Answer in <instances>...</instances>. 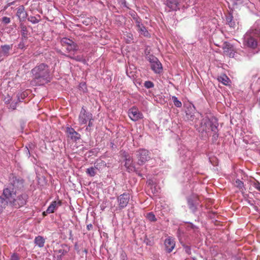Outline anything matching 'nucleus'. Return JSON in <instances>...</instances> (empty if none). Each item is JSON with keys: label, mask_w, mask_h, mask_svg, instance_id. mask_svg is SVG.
<instances>
[{"label": "nucleus", "mask_w": 260, "mask_h": 260, "mask_svg": "<svg viewBox=\"0 0 260 260\" xmlns=\"http://www.w3.org/2000/svg\"><path fill=\"white\" fill-rule=\"evenodd\" d=\"M3 196L8 199L10 205L14 208L19 209L26 205L28 196L24 192V180L11 174L9 183L4 187Z\"/></svg>", "instance_id": "obj_1"}, {"label": "nucleus", "mask_w": 260, "mask_h": 260, "mask_svg": "<svg viewBox=\"0 0 260 260\" xmlns=\"http://www.w3.org/2000/svg\"><path fill=\"white\" fill-rule=\"evenodd\" d=\"M31 83L36 86L44 85L52 80V74L49 65L44 62L38 63L30 71Z\"/></svg>", "instance_id": "obj_2"}, {"label": "nucleus", "mask_w": 260, "mask_h": 260, "mask_svg": "<svg viewBox=\"0 0 260 260\" xmlns=\"http://www.w3.org/2000/svg\"><path fill=\"white\" fill-rule=\"evenodd\" d=\"M218 120L214 117L209 118L208 117L203 118L199 125L197 124L196 127L200 133L202 139L206 140L209 139L210 131H214L216 127L218 126Z\"/></svg>", "instance_id": "obj_3"}, {"label": "nucleus", "mask_w": 260, "mask_h": 260, "mask_svg": "<svg viewBox=\"0 0 260 260\" xmlns=\"http://www.w3.org/2000/svg\"><path fill=\"white\" fill-rule=\"evenodd\" d=\"M260 46V29H250L244 36L243 44L248 48L255 49Z\"/></svg>", "instance_id": "obj_4"}, {"label": "nucleus", "mask_w": 260, "mask_h": 260, "mask_svg": "<svg viewBox=\"0 0 260 260\" xmlns=\"http://www.w3.org/2000/svg\"><path fill=\"white\" fill-rule=\"evenodd\" d=\"M137 165L142 166L148 161L151 158L150 153L145 149H139L136 152Z\"/></svg>", "instance_id": "obj_5"}, {"label": "nucleus", "mask_w": 260, "mask_h": 260, "mask_svg": "<svg viewBox=\"0 0 260 260\" xmlns=\"http://www.w3.org/2000/svg\"><path fill=\"white\" fill-rule=\"evenodd\" d=\"M130 199V195L127 192H124L117 197V201L118 202V208L119 210H122L125 208Z\"/></svg>", "instance_id": "obj_6"}, {"label": "nucleus", "mask_w": 260, "mask_h": 260, "mask_svg": "<svg viewBox=\"0 0 260 260\" xmlns=\"http://www.w3.org/2000/svg\"><path fill=\"white\" fill-rule=\"evenodd\" d=\"M187 202L189 209L193 213H195L199 206V199L198 197L191 196L187 198Z\"/></svg>", "instance_id": "obj_7"}, {"label": "nucleus", "mask_w": 260, "mask_h": 260, "mask_svg": "<svg viewBox=\"0 0 260 260\" xmlns=\"http://www.w3.org/2000/svg\"><path fill=\"white\" fill-rule=\"evenodd\" d=\"M222 48L224 55L231 58L235 57L236 50L233 44L228 42H224Z\"/></svg>", "instance_id": "obj_8"}, {"label": "nucleus", "mask_w": 260, "mask_h": 260, "mask_svg": "<svg viewBox=\"0 0 260 260\" xmlns=\"http://www.w3.org/2000/svg\"><path fill=\"white\" fill-rule=\"evenodd\" d=\"M69 251V248L66 244H62L60 248L54 251L53 260H61L62 256L64 255Z\"/></svg>", "instance_id": "obj_9"}, {"label": "nucleus", "mask_w": 260, "mask_h": 260, "mask_svg": "<svg viewBox=\"0 0 260 260\" xmlns=\"http://www.w3.org/2000/svg\"><path fill=\"white\" fill-rule=\"evenodd\" d=\"M92 115L90 112H86L84 107H82L79 115V122L80 124L83 125L87 123V121L92 119Z\"/></svg>", "instance_id": "obj_10"}, {"label": "nucleus", "mask_w": 260, "mask_h": 260, "mask_svg": "<svg viewBox=\"0 0 260 260\" xmlns=\"http://www.w3.org/2000/svg\"><path fill=\"white\" fill-rule=\"evenodd\" d=\"M128 116L134 121H136L143 118V114L135 107H133L129 109Z\"/></svg>", "instance_id": "obj_11"}, {"label": "nucleus", "mask_w": 260, "mask_h": 260, "mask_svg": "<svg viewBox=\"0 0 260 260\" xmlns=\"http://www.w3.org/2000/svg\"><path fill=\"white\" fill-rule=\"evenodd\" d=\"M62 202L60 200L52 202L46 211L43 212V215L46 216L47 214L54 213L55 210H56L58 207L60 206Z\"/></svg>", "instance_id": "obj_12"}, {"label": "nucleus", "mask_w": 260, "mask_h": 260, "mask_svg": "<svg viewBox=\"0 0 260 260\" xmlns=\"http://www.w3.org/2000/svg\"><path fill=\"white\" fill-rule=\"evenodd\" d=\"M16 16L18 17L20 22H24L25 20L27 13L25 11L24 7L23 5H21L17 8Z\"/></svg>", "instance_id": "obj_13"}, {"label": "nucleus", "mask_w": 260, "mask_h": 260, "mask_svg": "<svg viewBox=\"0 0 260 260\" xmlns=\"http://www.w3.org/2000/svg\"><path fill=\"white\" fill-rule=\"evenodd\" d=\"M166 250L168 253H170L172 251L175 246V242L172 237H168L164 242Z\"/></svg>", "instance_id": "obj_14"}, {"label": "nucleus", "mask_w": 260, "mask_h": 260, "mask_svg": "<svg viewBox=\"0 0 260 260\" xmlns=\"http://www.w3.org/2000/svg\"><path fill=\"white\" fill-rule=\"evenodd\" d=\"M67 133L68 136L74 141L76 142L80 139L81 135L71 127L67 128Z\"/></svg>", "instance_id": "obj_15"}, {"label": "nucleus", "mask_w": 260, "mask_h": 260, "mask_svg": "<svg viewBox=\"0 0 260 260\" xmlns=\"http://www.w3.org/2000/svg\"><path fill=\"white\" fill-rule=\"evenodd\" d=\"M165 4L170 9V11H176L180 9L179 3L177 0H166Z\"/></svg>", "instance_id": "obj_16"}, {"label": "nucleus", "mask_w": 260, "mask_h": 260, "mask_svg": "<svg viewBox=\"0 0 260 260\" xmlns=\"http://www.w3.org/2000/svg\"><path fill=\"white\" fill-rule=\"evenodd\" d=\"M226 21L231 27L235 28L236 26V20L234 18L232 13L230 12L226 15Z\"/></svg>", "instance_id": "obj_17"}, {"label": "nucleus", "mask_w": 260, "mask_h": 260, "mask_svg": "<svg viewBox=\"0 0 260 260\" xmlns=\"http://www.w3.org/2000/svg\"><path fill=\"white\" fill-rule=\"evenodd\" d=\"M135 23H136V26L138 28L139 32L144 36H148L149 33L147 30L145 26H144V25L142 23L141 19Z\"/></svg>", "instance_id": "obj_18"}, {"label": "nucleus", "mask_w": 260, "mask_h": 260, "mask_svg": "<svg viewBox=\"0 0 260 260\" xmlns=\"http://www.w3.org/2000/svg\"><path fill=\"white\" fill-rule=\"evenodd\" d=\"M194 107H187L186 111V118L188 120L192 121L195 117L194 115Z\"/></svg>", "instance_id": "obj_19"}, {"label": "nucleus", "mask_w": 260, "mask_h": 260, "mask_svg": "<svg viewBox=\"0 0 260 260\" xmlns=\"http://www.w3.org/2000/svg\"><path fill=\"white\" fill-rule=\"evenodd\" d=\"M151 69L156 74H160L162 72V66L159 60L151 64Z\"/></svg>", "instance_id": "obj_20"}, {"label": "nucleus", "mask_w": 260, "mask_h": 260, "mask_svg": "<svg viewBox=\"0 0 260 260\" xmlns=\"http://www.w3.org/2000/svg\"><path fill=\"white\" fill-rule=\"evenodd\" d=\"M13 45H4L1 46V51L5 57L10 55V51L12 49Z\"/></svg>", "instance_id": "obj_21"}, {"label": "nucleus", "mask_w": 260, "mask_h": 260, "mask_svg": "<svg viewBox=\"0 0 260 260\" xmlns=\"http://www.w3.org/2000/svg\"><path fill=\"white\" fill-rule=\"evenodd\" d=\"M9 204V201L8 199L5 197L4 196H0V214H1L4 210L6 209V208Z\"/></svg>", "instance_id": "obj_22"}, {"label": "nucleus", "mask_w": 260, "mask_h": 260, "mask_svg": "<svg viewBox=\"0 0 260 260\" xmlns=\"http://www.w3.org/2000/svg\"><path fill=\"white\" fill-rule=\"evenodd\" d=\"M45 239L41 236H38L35 237L34 243L36 245H37L40 248H42L44 246Z\"/></svg>", "instance_id": "obj_23"}, {"label": "nucleus", "mask_w": 260, "mask_h": 260, "mask_svg": "<svg viewBox=\"0 0 260 260\" xmlns=\"http://www.w3.org/2000/svg\"><path fill=\"white\" fill-rule=\"evenodd\" d=\"M127 171L128 172H135L137 174H138L139 176L142 177V174L141 173V171L139 168H137L135 165H129V166H125Z\"/></svg>", "instance_id": "obj_24"}, {"label": "nucleus", "mask_w": 260, "mask_h": 260, "mask_svg": "<svg viewBox=\"0 0 260 260\" xmlns=\"http://www.w3.org/2000/svg\"><path fill=\"white\" fill-rule=\"evenodd\" d=\"M19 27L21 29L22 38L26 39L27 38L28 30L26 25L23 23V22H20Z\"/></svg>", "instance_id": "obj_25"}, {"label": "nucleus", "mask_w": 260, "mask_h": 260, "mask_svg": "<svg viewBox=\"0 0 260 260\" xmlns=\"http://www.w3.org/2000/svg\"><path fill=\"white\" fill-rule=\"evenodd\" d=\"M95 164V163L94 167H91L86 169V173L90 177L94 176L96 173V170H97L98 168V165Z\"/></svg>", "instance_id": "obj_26"}, {"label": "nucleus", "mask_w": 260, "mask_h": 260, "mask_svg": "<svg viewBox=\"0 0 260 260\" xmlns=\"http://www.w3.org/2000/svg\"><path fill=\"white\" fill-rule=\"evenodd\" d=\"M123 157L125 158L124 166H129V165H135L133 163V160L132 157L127 153L124 152Z\"/></svg>", "instance_id": "obj_27"}, {"label": "nucleus", "mask_w": 260, "mask_h": 260, "mask_svg": "<svg viewBox=\"0 0 260 260\" xmlns=\"http://www.w3.org/2000/svg\"><path fill=\"white\" fill-rule=\"evenodd\" d=\"M218 126L216 127V129H214V131H211L213 133V135L212 136V142L213 143H216V141L219 137L218 134Z\"/></svg>", "instance_id": "obj_28"}, {"label": "nucleus", "mask_w": 260, "mask_h": 260, "mask_svg": "<svg viewBox=\"0 0 260 260\" xmlns=\"http://www.w3.org/2000/svg\"><path fill=\"white\" fill-rule=\"evenodd\" d=\"M79 49L78 45L75 43L73 41H72V43H70V44L67 47V50L69 51H77Z\"/></svg>", "instance_id": "obj_29"}, {"label": "nucleus", "mask_w": 260, "mask_h": 260, "mask_svg": "<svg viewBox=\"0 0 260 260\" xmlns=\"http://www.w3.org/2000/svg\"><path fill=\"white\" fill-rule=\"evenodd\" d=\"M218 80L219 82H221L223 84L227 85L230 81L229 78L226 75L223 76H220L218 77Z\"/></svg>", "instance_id": "obj_30"}, {"label": "nucleus", "mask_w": 260, "mask_h": 260, "mask_svg": "<svg viewBox=\"0 0 260 260\" xmlns=\"http://www.w3.org/2000/svg\"><path fill=\"white\" fill-rule=\"evenodd\" d=\"M181 245L183 248L185 253L188 255H191V247L189 245H188L182 242H181Z\"/></svg>", "instance_id": "obj_31"}, {"label": "nucleus", "mask_w": 260, "mask_h": 260, "mask_svg": "<svg viewBox=\"0 0 260 260\" xmlns=\"http://www.w3.org/2000/svg\"><path fill=\"white\" fill-rule=\"evenodd\" d=\"M146 58L149 61L151 64L158 61V58L153 55H147Z\"/></svg>", "instance_id": "obj_32"}, {"label": "nucleus", "mask_w": 260, "mask_h": 260, "mask_svg": "<svg viewBox=\"0 0 260 260\" xmlns=\"http://www.w3.org/2000/svg\"><path fill=\"white\" fill-rule=\"evenodd\" d=\"M172 101H173L174 105L177 108H180L182 106V103L180 101L178 98L175 96L172 97Z\"/></svg>", "instance_id": "obj_33"}, {"label": "nucleus", "mask_w": 260, "mask_h": 260, "mask_svg": "<svg viewBox=\"0 0 260 260\" xmlns=\"http://www.w3.org/2000/svg\"><path fill=\"white\" fill-rule=\"evenodd\" d=\"M72 41L73 40L70 39L63 38L61 40V43L62 46H69L70 44V43H72Z\"/></svg>", "instance_id": "obj_34"}, {"label": "nucleus", "mask_w": 260, "mask_h": 260, "mask_svg": "<svg viewBox=\"0 0 260 260\" xmlns=\"http://www.w3.org/2000/svg\"><path fill=\"white\" fill-rule=\"evenodd\" d=\"M147 218L151 221H156V218L155 217V216L153 213V212H149L147 214L146 216Z\"/></svg>", "instance_id": "obj_35"}, {"label": "nucleus", "mask_w": 260, "mask_h": 260, "mask_svg": "<svg viewBox=\"0 0 260 260\" xmlns=\"http://www.w3.org/2000/svg\"><path fill=\"white\" fill-rule=\"evenodd\" d=\"M27 20L32 24H36L40 22V20L35 16H30L27 18Z\"/></svg>", "instance_id": "obj_36"}, {"label": "nucleus", "mask_w": 260, "mask_h": 260, "mask_svg": "<svg viewBox=\"0 0 260 260\" xmlns=\"http://www.w3.org/2000/svg\"><path fill=\"white\" fill-rule=\"evenodd\" d=\"M129 15L135 20V22H136L138 21H139V20L141 19V18L138 16L137 13L135 11L131 12L129 13Z\"/></svg>", "instance_id": "obj_37"}, {"label": "nucleus", "mask_w": 260, "mask_h": 260, "mask_svg": "<svg viewBox=\"0 0 260 260\" xmlns=\"http://www.w3.org/2000/svg\"><path fill=\"white\" fill-rule=\"evenodd\" d=\"M235 186L241 189L244 187V183L242 181L238 179L235 181Z\"/></svg>", "instance_id": "obj_38"}, {"label": "nucleus", "mask_w": 260, "mask_h": 260, "mask_svg": "<svg viewBox=\"0 0 260 260\" xmlns=\"http://www.w3.org/2000/svg\"><path fill=\"white\" fill-rule=\"evenodd\" d=\"M25 97L26 95L24 93H18L17 95V101L19 102H22V100H23Z\"/></svg>", "instance_id": "obj_39"}, {"label": "nucleus", "mask_w": 260, "mask_h": 260, "mask_svg": "<svg viewBox=\"0 0 260 260\" xmlns=\"http://www.w3.org/2000/svg\"><path fill=\"white\" fill-rule=\"evenodd\" d=\"M144 86L148 89L154 87V84L150 81H147L144 83Z\"/></svg>", "instance_id": "obj_40"}, {"label": "nucleus", "mask_w": 260, "mask_h": 260, "mask_svg": "<svg viewBox=\"0 0 260 260\" xmlns=\"http://www.w3.org/2000/svg\"><path fill=\"white\" fill-rule=\"evenodd\" d=\"M74 58H75L74 60H76L77 61L83 62H84L85 61V59L82 55L75 56Z\"/></svg>", "instance_id": "obj_41"}, {"label": "nucleus", "mask_w": 260, "mask_h": 260, "mask_svg": "<svg viewBox=\"0 0 260 260\" xmlns=\"http://www.w3.org/2000/svg\"><path fill=\"white\" fill-rule=\"evenodd\" d=\"M88 120H89V122H88V126L86 127V130L88 131H90L91 129V127H92L93 125V123H92V121H93V119L92 118V119H89Z\"/></svg>", "instance_id": "obj_42"}, {"label": "nucleus", "mask_w": 260, "mask_h": 260, "mask_svg": "<svg viewBox=\"0 0 260 260\" xmlns=\"http://www.w3.org/2000/svg\"><path fill=\"white\" fill-rule=\"evenodd\" d=\"M32 146V144H29L28 146H26L25 147V152L27 154L28 157H29L30 155L29 149H31V146Z\"/></svg>", "instance_id": "obj_43"}, {"label": "nucleus", "mask_w": 260, "mask_h": 260, "mask_svg": "<svg viewBox=\"0 0 260 260\" xmlns=\"http://www.w3.org/2000/svg\"><path fill=\"white\" fill-rule=\"evenodd\" d=\"M19 103V102L17 101V102H12L10 104V107L9 108V109H12V110H15L16 109V107H17V104Z\"/></svg>", "instance_id": "obj_44"}, {"label": "nucleus", "mask_w": 260, "mask_h": 260, "mask_svg": "<svg viewBox=\"0 0 260 260\" xmlns=\"http://www.w3.org/2000/svg\"><path fill=\"white\" fill-rule=\"evenodd\" d=\"M2 22L5 24H8L10 22V18L7 17H3Z\"/></svg>", "instance_id": "obj_45"}, {"label": "nucleus", "mask_w": 260, "mask_h": 260, "mask_svg": "<svg viewBox=\"0 0 260 260\" xmlns=\"http://www.w3.org/2000/svg\"><path fill=\"white\" fill-rule=\"evenodd\" d=\"M18 48L20 49H24L25 48V45L23 41H21L18 45Z\"/></svg>", "instance_id": "obj_46"}, {"label": "nucleus", "mask_w": 260, "mask_h": 260, "mask_svg": "<svg viewBox=\"0 0 260 260\" xmlns=\"http://www.w3.org/2000/svg\"><path fill=\"white\" fill-rule=\"evenodd\" d=\"M120 260H128L127 255L125 252H122L121 253L120 256Z\"/></svg>", "instance_id": "obj_47"}, {"label": "nucleus", "mask_w": 260, "mask_h": 260, "mask_svg": "<svg viewBox=\"0 0 260 260\" xmlns=\"http://www.w3.org/2000/svg\"><path fill=\"white\" fill-rule=\"evenodd\" d=\"M188 228L192 229L194 232H196V231L198 229V228L196 225L190 222L188 223Z\"/></svg>", "instance_id": "obj_48"}, {"label": "nucleus", "mask_w": 260, "mask_h": 260, "mask_svg": "<svg viewBox=\"0 0 260 260\" xmlns=\"http://www.w3.org/2000/svg\"><path fill=\"white\" fill-rule=\"evenodd\" d=\"M253 186L258 191H260V183L258 181H256L254 184Z\"/></svg>", "instance_id": "obj_49"}, {"label": "nucleus", "mask_w": 260, "mask_h": 260, "mask_svg": "<svg viewBox=\"0 0 260 260\" xmlns=\"http://www.w3.org/2000/svg\"><path fill=\"white\" fill-rule=\"evenodd\" d=\"M11 260H19V258L17 254L13 253L11 256Z\"/></svg>", "instance_id": "obj_50"}, {"label": "nucleus", "mask_w": 260, "mask_h": 260, "mask_svg": "<svg viewBox=\"0 0 260 260\" xmlns=\"http://www.w3.org/2000/svg\"><path fill=\"white\" fill-rule=\"evenodd\" d=\"M11 100H12V98L10 96H8V97H6L4 99V101L6 104H8L10 103Z\"/></svg>", "instance_id": "obj_51"}, {"label": "nucleus", "mask_w": 260, "mask_h": 260, "mask_svg": "<svg viewBox=\"0 0 260 260\" xmlns=\"http://www.w3.org/2000/svg\"><path fill=\"white\" fill-rule=\"evenodd\" d=\"M150 188H151V191H152V192L153 193H156V192H157V189H156V187H155V186H153V185H152L151 186Z\"/></svg>", "instance_id": "obj_52"}, {"label": "nucleus", "mask_w": 260, "mask_h": 260, "mask_svg": "<svg viewBox=\"0 0 260 260\" xmlns=\"http://www.w3.org/2000/svg\"><path fill=\"white\" fill-rule=\"evenodd\" d=\"M119 2L121 3V5L124 7L127 8V6L126 5V2L125 0H120Z\"/></svg>", "instance_id": "obj_53"}, {"label": "nucleus", "mask_w": 260, "mask_h": 260, "mask_svg": "<svg viewBox=\"0 0 260 260\" xmlns=\"http://www.w3.org/2000/svg\"><path fill=\"white\" fill-rule=\"evenodd\" d=\"M87 229L88 231H90L93 229V225L92 224L90 223L87 225Z\"/></svg>", "instance_id": "obj_54"}, {"label": "nucleus", "mask_w": 260, "mask_h": 260, "mask_svg": "<svg viewBox=\"0 0 260 260\" xmlns=\"http://www.w3.org/2000/svg\"><path fill=\"white\" fill-rule=\"evenodd\" d=\"M67 57L70 58V59H73L74 60L75 59V56H72V55H67L66 56Z\"/></svg>", "instance_id": "obj_55"}, {"label": "nucleus", "mask_w": 260, "mask_h": 260, "mask_svg": "<svg viewBox=\"0 0 260 260\" xmlns=\"http://www.w3.org/2000/svg\"><path fill=\"white\" fill-rule=\"evenodd\" d=\"M69 233H70V238L69 239H73V235H72V232L71 230H70L69 231Z\"/></svg>", "instance_id": "obj_56"}, {"label": "nucleus", "mask_w": 260, "mask_h": 260, "mask_svg": "<svg viewBox=\"0 0 260 260\" xmlns=\"http://www.w3.org/2000/svg\"><path fill=\"white\" fill-rule=\"evenodd\" d=\"M252 78H257V75H253V76H252Z\"/></svg>", "instance_id": "obj_57"}, {"label": "nucleus", "mask_w": 260, "mask_h": 260, "mask_svg": "<svg viewBox=\"0 0 260 260\" xmlns=\"http://www.w3.org/2000/svg\"><path fill=\"white\" fill-rule=\"evenodd\" d=\"M83 251L85 253H87V250L86 249H84V250H83Z\"/></svg>", "instance_id": "obj_58"}, {"label": "nucleus", "mask_w": 260, "mask_h": 260, "mask_svg": "<svg viewBox=\"0 0 260 260\" xmlns=\"http://www.w3.org/2000/svg\"><path fill=\"white\" fill-rule=\"evenodd\" d=\"M254 208L256 210H258V208L256 206H254Z\"/></svg>", "instance_id": "obj_59"}, {"label": "nucleus", "mask_w": 260, "mask_h": 260, "mask_svg": "<svg viewBox=\"0 0 260 260\" xmlns=\"http://www.w3.org/2000/svg\"><path fill=\"white\" fill-rule=\"evenodd\" d=\"M76 246H77V244H76L75 245V249H76Z\"/></svg>", "instance_id": "obj_60"}, {"label": "nucleus", "mask_w": 260, "mask_h": 260, "mask_svg": "<svg viewBox=\"0 0 260 260\" xmlns=\"http://www.w3.org/2000/svg\"><path fill=\"white\" fill-rule=\"evenodd\" d=\"M252 86H253V83H251V86H251V87H252Z\"/></svg>", "instance_id": "obj_61"}, {"label": "nucleus", "mask_w": 260, "mask_h": 260, "mask_svg": "<svg viewBox=\"0 0 260 260\" xmlns=\"http://www.w3.org/2000/svg\"><path fill=\"white\" fill-rule=\"evenodd\" d=\"M150 183H151L150 180H149V184H150Z\"/></svg>", "instance_id": "obj_62"}, {"label": "nucleus", "mask_w": 260, "mask_h": 260, "mask_svg": "<svg viewBox=\"0 0 260 260\" xmlns=\"http://www.w3.org/2000/svg\"><path fill=\"white\" fill-rule=\"evenodd\" d=\"M38 17L39 18H40V16L39 15H38Z\"/></svg>", "instance_id": "obj_63"}]
</instances>
